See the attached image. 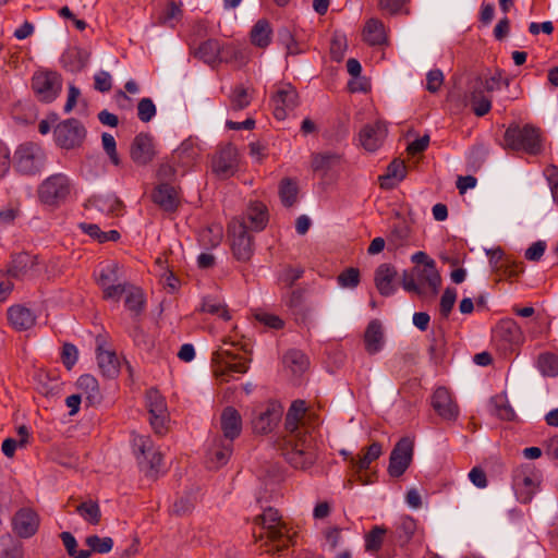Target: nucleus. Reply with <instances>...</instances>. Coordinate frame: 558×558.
Wrapping results in <instances>:
<instances>
[{"label": "nucleus", "instance_id": "nucleus-1", "mask_svg": "<svg viewBox=\"0 0 558 558\" xmlns=\"http://www.w3.org/2000/svg\"><path fill=\"white\" fill-rule=\"evenodd\" d=\"M306 411L303 400L292 402L286 414L284 428L287 434L282 442V456L295 469L305 470L314 464L316 454L312 447V438L300 421Z\"/></svg>", "mask_w": 558, "mask_h": 558}, {"label": "nucleus", "instance_id": "nucleus-2", "mask_svg": "<svg viewBox=\"0 0 558 558\" xmlns=\"http://www.w3.org/2000/svg\"><path fill=\"white\" fill-rule=\"evenodd\" d=\"M401 284L407 292L420 296L425 295L426 289L436 295L441 286V277L435 260H429L426 265H415L410 271L404 270Z\"/></svg>", "mask_w": 558, "mask_h": 558}, {"label": "nucleus", "instance_id": "nucleus-3", "mask_svg": "<svg viewBox=\"0 0 558 558\" xmlns=\"http://www.w3.org/2000/svg\"><path fill=\"white\" fill-rule=\"evenodd\" d=\"M254 523L260 525L265 531L259 538L266 537L274 543L272 551L280 553L288 548L291 537L288 535L286 523L282 522L277 509L271 507L265 509L262 514L255 517Z\"/></svg>", "mask_w": 558, "mask_h": 558}, {"label": "nucleus", "instance_id": "nucleus-4", "mask_svg": "<svg viewBox=\"0 0 558 558\" xmlns=\"http://www.w3.org/2000/svg\"><path fill=\"white\" fill-rule=\"evenodd\" d=\"M504 141L506 147L512 150H523L530 155H537L542 150L539 130L530 124H511L505 132Z\"/></svg>", "mask_w": 558, "mask_h": 558}, {"label": "nucleus", "instance_id": "nucleus-5", "mask_svg": "<svg viewBox=\"0 0 558 558\" xmlns=\"http://www.w3.org/2000/svg\"><path fill=\"white\" fill-rule=\"evenodd\" d=\"M46 159V154L41 146L27 142L16 148L13 167L23 175H35L44 170Z\"/></svg>", "mask_w": 558, "mask_h": 558}, {"label": "nucleus", "instance_id": "nucleus-6", "mask_svg": "<svg viewBox=\"0 0 558 558\" xmlns=\"http://www.w3.org/2000/svg\"><path fill=\"white\" fill-rule=\"evenodd\" d=\"M96 282L102 291L105 300L118 302L123 295V288L129 282L124 279L121 266L116 262L102 265L96 276Z\"/></svg>", "mask_w": 558, "mask_h": 558}, {"label": "nucleus", "instance_id": "nucleus-7", "mask_svg": "<svg viewBox=\"0 0 558 558\" xmlns=\"http://www.w3.org/2000/svg\"><path fill=\"white\" fill-rule=\"evenodd\" d=\"M37 193L43 204L58 206L71 193L70 179L63 173L51 174L39 184Z\"/></svg>", "mask_w": 558, "mask_h": 558}, {"label": "nucleus", "instance_id": "nucleus-8", "mask_svg": "<svg viewBox=\"0 0 558 558\" xmlns=\"http://www.w3.org/2000/svg\"><path fill=\"white\" fill-rule=\"evenodd\" d=\"M133 447L138 465L147 476H156L162 462V456L154 449L151 439L148 436H136L133 439Z\"/></svg>", "mask_w": 558, "mask_h": 558}, {"label": "nucleus", "instance_id": "nucleus-9", "mask_svg": "<svg viewBox=\"0 0 558 558\" xmlns=\"http://www.w3.org/2000/svg\"><path fill=\"white\" fill-rule=\"evenodd\" d=\"M53 134L58 146L64 149H74L82 146L87 131L80 120L70 118L58 123Z\"/></svg>", "mask_w": 558, "mask_h": 558}, {"label": "nucleus", "instance_id": "nucleus-10", "mask_svg": "<svg viewBox=\"0 0 558 558\" xmlns=\"http://www.w3.org/2000/svg\"><path fill=\"white\" fill-rule=\"evenodd\" d=\"M32 88L41 102H52L62 89L61 75L53 71L36 72L32 78Z\"/></svg>", "mask_w": 558, "mask_h": 558}, {"label": "nucleus", "instance_id": "nucleus-11", "mask_svg": "<svg viewBox=\"0 0 558 558\" xmlns=\"http://www.w3.org/2000/svg\"><path fill=\"white\" fill-rule=\"evenodd\" d=\"M414 441L410 437H402L390 452L388 473L392 477H400L413 460Z\"/></svg>", "mask_w": 558, "mask_h": 558}, {"label": "nucleus", "instance_id": "nucleus-12", "mask_svg": "<svg viewBox=\"0 0 558 558\" xmlns=\"http://www.w3.org/2000/svg\"><path fill=\"white\" fill-rule=\"evenodd\" d=\"M231 234V250L239 262H248L254 254L253 236L247 232L245 222H234L229 226Z\"/></svg>", "mask_w": 558, "mask_h": 558}, {"label": "nucleus", "instance_id": "nucleus-13", "mask_svg": "<svg viewBox=\"0 0 558 558\" xmlns=\"http://www.w3.org/2000/svg\"><path fill=\"white\" fill-rule=\"evenodd\" d=\"M274 116L277 120H284L290 111L299 106V93L290 83H280L271 97Z\"/></svg>", "mask_w": 558, "mask_h": 558}, {"label": "nucleus", "instance_id": "nucleus-14", "mask_svg": "<svg viewBox=\"0 0 558 558\" xmlns=\"http://www.w3.org/2000/svg\"><path fill=\"white\" fill-rule=\"evenodd\" d=\"M146 405L153 429L156 434L162 435L166 432V424L169 420L165 398L157 389L151 388L146 392Z\"/></svg>", "mask_w": 558, "mask_h": 558}, {"label": "nucleus", "instance_id": "nucleus-15", "mask_svg": "<svg viewBox=\"0 0 558 558\" xmlns=\"http://www.w3.org/2000/svg\"><path fill=\"white\" fill-rule=\"evenodd\" d=\"M386 136L387 128L385 123L377 121L374 123L365 124L361 129L359 133V141L365 150L373 153L383 145Z\"/></svg>", "mask_w": 558, "mask_h": 558}, {"label": "nucleus", "instance_id": "nucleus-16", "mask_svg": "<svg viewBox=\"0 0 558 558\" xmlns=\"http://www.w3.org/2000/svg\"><path fill=\"white\" fill-rule=\"evenodd\" d=\"M282 416V407L277 402H269L252 421L253 430L257 434H268L278 424Z\"/></svg>", "mask_w": 558, "mask_h": 558}, {"label": "nucleus", "instance_id": "nucleus-17", "mask_svg": "<svg viewBox=\"0 0 558 558\" xmlns=\"http://www.w3.org/2000/svg\"><path fill=\"white\" fill-rule=\"evenodd\" d=\"M236 167L238 150L232 144H228L221 148L213 160L214 172L222 179L231 177L234 173Z\"/></svg>", "mask_w": 558, "mask_h": 558}, {"label": "nucleus", "instance_id": "nucleus-18", "mask_svg": "<svg viewBox=\"0 0 558 558\" xmlns=\"http://www.w3.org/2000/svg\"><path fill=\"white\" fill-rule=\"evenodd\" d=\"M13 531L22 538L33 536L39 526V518L31 508L20 509L12 519Z\"/></svg>", "mask_w": 558, "mask_h": 558}, {"label": "nucleus", "instance_id": "nucleus-19", "mask_svg": "<svg viewBox=\"0 0 558 558\" xmlns=\"http://www.w3.org/2000/svg\"><path fill=\"white\" fill-rule=\"evenodd\" d=\"M37 256L20 253L13 256L8 274L16 279L34 278L38 275Z\"/></svg>", "mask_w": 558, "mask_h": 558}, {"label": "nucleus", "instance_id": "nucleus-20", "mask_svg": "<svg viewBox=\"0 0 558 558\" xmlns=\"http://www.w3.org/2000/svg\"><path fill=\"white\" fill-rule=\"evenodd\" d=\"M97 361L100 372L108 378H113L119 374L120 363L114 351L106 350V340L102 336H97Z\"/></svg>", "mask_w": 558, "mask_h": 558}, {"label": "nucleus", "instance_id": "nucleus-21", "mask_svg": "<svg viewBox=\"0 0 558 558\" xmlns=\"http://www.w3.org/2000/svg\"><path fill=\"white\" fill-rule=\"evenodd\" d=\"M432 407L445 420H454L458 416V407L445 387H438L432 396Z\"/></svg>", "mask_w": 558, "mask_h": 558}, {"label": "nucleus", "instance_id": "nucleus-22", "mask_svg": "<svg viewBox=\"0 0 558 558\" xmlns=\"http://www.w3.org/2000/svg\"><path fill=\"white\" fill-rule=\"evenodd\" d=\"M398 272L393 265L384 263L380 264L374 275V282L377 291L383 296H390L396 292L393 281Z\"/></svg>", "mask_w": 558, "mask_h": 558}, {"label": "nucleus", "instance_id": "nucleus-23", "mask_svg": "<svg viewBox=\"0 0 558 558\" xmlns=\"http://www.w3.org/2000/svg\"><path fill=\"white\" fill-rule=\"evenodd\" d=\"M220 426L225 440L233 442L242 432V417L236 409L227 407L220 415Z\"/></svg>", "mask_w": 558, "mask_h": 558}, {"label": "nucleus", "instance_id": "nucleus-24", "mask_svg": "<svg viewBox=\"0 0 558 558\" xmlns=\"http://www.w3.org/2000/svg\"><path fill=\"white\" fill-rule=\"evenodd\" d=\"M130 154L136 165L144 166L150 162L154 157L151 137L146 133L136 135L131 145Z\"/></svg>", "mask_w": 558, "mask_h": 558}, {"label": "nucleus", "instance_id": "nucleus-25", "mask_svg": "<svg viewBox=\"0 0 558 558\" xmlns=\"http://www.w3.org/2000/svg\"><path fill=\"white\" fill-rule=\"evenodd\" d=\"M153 201L165 211H175L179 206L177 189L169 183H160L153 192Z\"/></svg>", "mask_w": 558, "mask_h": 558}, {"label": "nucleus", "instance_id": "nucleus-26", "mask_svg": "<svg viewBox=\"0 0 558 558\" xmlns=\"http://www.w3.org/2000/svg\"><path fill=\"white\" fill-rule=\"evenodd\" d=\"M233 450L231 441L217 438L207 451V464L209 469H218L229 461Z\"/></svg>", "mask_w": 558, "mask_h": 558}, {"label": "nucleus", "instance_id": "nucleus-27", "mask_svg": "<svg viewBox=\"0 0 558 558\" xmlns=\"http://www.w3.org/2000/svg\"><path fill=\"white\" fill-rule=\"evenodd\" d=\"M123 294H125L124 305L130 311L132 317H140L146 303L143 290L128 282L125 288H123Z\"/></svg>", "mask_w": 558, "mask_h": 558}, {"label": "nucleus", "instance_id": "nucleus-28", "mask_svg": "<svg viewBox=\"0 0 558 558\" xmlns=\"http://www.w3.org/2000/svg\"><path fill=\"white\" fill-rule=\"evenodd\" d=\"M407 175L404 161L393 159L387 167L386 173L379 177V185L384 190L393 189Z\"/></svg>", "mask_w": 558, "mask_h": 558}, {"label": "nucleus", "instance_id": "nucleus-29", "mask_svg": "<svg viewBox=\"0 0 558 558\" xmlns=\"http://www.w3.org/2000/svg\"><path fill=\"white\" fill-rule=\"evenodd\" d=\"M365 350L369 354L379 352L384 344V332L381 323L373 319L368 323L364 333Z\"/></svg>", "mask_w": 558, "mask_h": 558}, {"label": "nucleus", "instance_id": "nucleus-30", "mask_svg": "<svg viewBox=\"0 0 558 558\" xmlns=\"http://www.w3.org/2000/svg\"><path fill=\"white\" fill-rule=\"evenodd\" d=\"M8 318L17 330H27L36 323L35 314L27 307L15 305L8 310Z\"/></svg>", "mask_w": 558, "mask_h": 558}, {"label": "nucleus", "instance_id": "nucleus-31", "mask_svg": "<svg viewBox=\"0 0 558 558\" xmlns=\"http://www.w3.org/2000/svg\"><path fill=\"white\" fill-rule=\"evenodd\" d=\"M230 360L222 361L215 369V375L222 381H229L232 373L245 374L248 371V361L244 359L236 360V356L227 352Z\"/></svg>", "mask_w": 558, "mask_h": 558}, {"label": "nucleus", "instance_id": "nucleus-32", "mask_svg": "<svg viewBox=\"0 0 558 558\" xmlns=\"http://www.w3.org/2000/svg\"><path fill=\"white\" fill-rule=\"evenodd\" d=\"M343 157L338 153H316L312 155L311 167L313 171L326 174L328 171L340 166Z\"/></svg>", "mask_w": 558, "mask_h": 558}, {"label": "nucleus", "instance_id": "nucleus-33", "mask_svg": "<svg viewBox=\"0 0 558 558\" xmlns=\"http://www.w3.org/2000/svg\"><path fill=\"white\" fill-rule=\"evenodd\" d=\"M416 521L409 517H402L391 533L392 539L401 547L410 543L416 532Z\"/></svg>", "mask_w": 558, "mask_h": 558}, {"label": "nucleus", "instance_id": "nucleus-34", "mask_svg": "<svg viewBox=\"0 0 558 558\" xmlns=\"http://www.w3.org/2000/svg\"><path fill=\"white\" fill-rule=\"evenodd\" d=\"M243 222L246 223L247 229L264 230L268 222L267 207L260 202L251 203L246 211V220Z\"/></svg>", "mask_w": 558, "mask_h": 558}, {"label": "nucleus", "instance_id": "nucleus-35", "mask_svg": "<svg viewBox=\"0 0 558 558\" xmlns=\"http://www.w3.org/2000/svg\"><path fill=\"white\" fill-rule=\"evenodd\" d=\"M363 39L371 46H380L387 41L384 23L378 19H369L363 29Z\"/></svg>", "mask_w": 558, "mask_h": 558}, {"label": "nucleus", "instance_id": "nucleus-36", "mask_svg": "<svg viewBox=\"0 0 558 558\" xmlns=\"http://www.w3.org/2000/svg\"><path fill=\"white\" fill-rule=\"evenodd\" d=\"M282 363L294 375L304 373L310 365L307 356L296 349L288 350L282 356Z\"/></svg>", "mask_w": 558, "mask_h": 558}, {"label": "nucleus", "instance_id": "nucleus-37", "mask_svg": "<svg viewBox=\"0 0 558 558\" xmlns=\"http://www.w3.org/2000/svg\"><path fill=\"white\" fill-rule=\"evenodd\" d=\"M77 388L86 396L89 404L98 403L101 400V393L97 379L89 375L84 374L77 379Z\"/></svg>", "mask_w": 558, "mask_h": 558}, {"label": "nucleus", "instance_id": "nucleus-38", "mask_svg": "<svg viewBox=\"0 0 558 558\" xmlns=\"http://www.w3.org/2000/svg\"><path fill=\"white\" fill-rule=\"evenodd\" d=\"M88 203L100 213L107 215H118L123 207L122 202L116 195L94 196Z\"/></svg>", "mask_w": 558, "mask_h": 558}, {"label": "nucleus", "instance_id": "nucleus-39", "mask_svg": "<svg viewBox=\"0 0 558 558\" xmlns=\"http://www.w3.org/2000/svg\"><path fill=\"white\" fill-rule=\"evenodd\" d=\"M89 53L84 49L74 47L69 49L62 56V62L64 66L69 68L70 71H80L84 69L88 62Z\"/></svg>", "mask_w": 558, "mask_h": 558}, {"label": "nucleus", "instance_id": "nucleus-40", "mask_svg": "<svg viewBox=\"0 0 558 558\" xmlns=\"http://www.w3.org/2000/svg\"><path fill=\"white\" fill-rule=\"evenodd\" d=\"M271 27L267 20H258L251 31L252 44L259 48H266L270 44Z\"/></svg>", "mask_w": 558, "mask_h": 558}, {"label": "nucleus", "instance_id": "nucleus-41", "mask_svg": "<svg viewBox=\"0 0 558 558\" xmlns=\"http://www.w3.org/2000/svg\"><path fill=\"white\" fill-rule=\"evenodd\" d=\"M381 452V445L379 442H373L371 446L365 448V452L359 460L352 458L351 463L355 473L367 470L369 464L380 457Z\"/></svg>", "mask_w": 558, "mask_h": 558}, {"label": "nucleus", "instance_id": "nucleus-42", "mask_svg": "<svg viewBox=\"0 0 558 558\" xmlns=\"http://www.w3.org/2000/svg\"><path fill=\"white\" fill-rule=\"evenodd\" d=\"M513 485L521 502L526 504L532 500L536 485L531 476L515 475Z\"/></svg>", "mask_w": 558, "mask_h": 558}, {"label": "nucleus", "instance_id": "nucleus-43", "mask_svg": "<svg viewBox=\"0 0 558 558\" xmlns=\"http://www.w3.org/2000/svg\"><path fill=\"white\" fill-rule=\"evenodd\" d=\"M0 558H24L23 544L11 535L0 536Z\"/></svg>", "mask_w": 558, "mask_h": 558}, {"label": "nucleus", "instance_id": "nucleus-44", "mask_svg": "<svg viewBox=\"0 0 558 558\" xmlns=\"http://www.w3.org/2000/svg\"><path fill=\"white\" fill-rule=\"evenodd\" d=\"M221 54V47L217 39H208L199 45L195 56L206 63L216 62Z\"/></svg>", "mask_w": 558, "mask_h": 558}, {"label": "nucleus", "instance_id": "nucleus-45", "mask_svg": "<svg viewBox=\"0 0 558 558\" xmlns=\"http://www.w3.org/2000/svg\"><path fill=\"white\" fill-rule=\"evenodd\" d=\"M75 510L89 524L97 525L101 520V510L95 500L83 501L76 506Z\"/></svg>", "mask_w": 558, "mask_h": 558}, {"label": "nucleus", "instance_id": "nucleus-46", "mask_svg": "<svg viewBox=\"0 0 558 558\" xmlns=\"http://www.w3.org/2000/svg\"><path fill=\"white\" fill-rule=\"evenodd\" d=\"M253 96L243 85H236L229 95L230 108L233 111H240L247 108L252 102Z\"/></svg>", "mask_w": 558, "mask_h": 558}, {"label": "nucleus", "instance_id": "nucleus-47", "mask_svg": "<svg viewBox=\"0 0 558 558\" xmlns=\"http://www.w3.org/2000/svg\"><path fill=\"white\" fill-rule=\"evenodd\" d=\"M387 529L383 525H375L365 534V550L368 553H377L384 544Z\"/></svg>", "mask_w": 558, "mask_h": 558}, {"label": "nucleus", "instance_id": "nucleus-48", "mask_svg": "<svg viewBox=\"0 0 558 558\" xmlns=\"http://www.w3.org/2000/svg\"><path fill=\"white\" fill-rule=\"evenodd\" d=\"M298 184L294 180L290 178H284L280 182L279 186V196L281 199V203L286 207H291L295 204L296 197H298Z\"/></svg>", "mask_w": 558, "mask_h": 558}, {"label": "nucleus", "instance_id": "nucleus-49", "mask_svg": "<svg viewBox=\"0 0 558 558\" xmlns=\"http://www.w3.org/2000/svg\"><path fill=\"white\" fill-rule=\"evenodd\" d=\"M496 335L508 342H513L520 337V327L513 319H502L497 325Z\"/></svg>", "mask_w": 558, "mask_h": 558}, {"label": "nucleus", "instance_id": "nucleus-50", "mask_svg": "<svg viewBox=\"0 0 558 558\" xmlns=\"http://www.w3.org/2000/svg\"><path fill=\"white\" fill-rule=\"evenodd\" d=\"M494 404V413L504 421H512L515 412L505 396H496L492 400Z\"/></svg>", "mask_w": 558, "mask_h": 558}, {"label": "nucleus", "instance_id": "nucleus-51", "mask_svg": "<svg viewBox=\"0 0 558 558\" xmlns=\"http://www.w3.org/2000/svg\"><path fill=\"white\" fill-rule=\"evenodd\" d=\"M85 544L90 548L92 553L107 554L113 547L111 537H99L98 535H89L85 539Z\"/></svg>", "mask_w": 558, "mask_h": 558}, {"label": "nucleus", "instance_id": "nucleus-52", "mask_svg": "<svg viewBox=\"0 0 558 558\" xmlns=\"http://www.w3.org/2000/svg\"><path fill=\"white\" fill-rule=\"evenodd\" d=\"M202 312L221 317L223 320H230V313L225 304L210 298H206L202 304Z\"/></svg>", "mask_w": 558, "mask_h": 558}, {"label": "nucleus", "instance_id": "nucleus-53", "mask_svg": "<svg viewBox=\"0 0 558 558\" xmlns=\"http://www.w3.org/2000/svg\"><path fill=\"white\" fill-rule=\"evenodd\" d=\"M538 368L545 376H557L558 356L550 353L541 354L538 357Z\"/></svg>", "mask_w": 558, "mask_h": 558}, {"label": "nucleus", "instance_id": "nucleus-54", "mask_svg": "<svg viewBox=\"0 0 558 558\" xmlns=\"http://www.w3.org/2000/svg\"><path fill=\"white\" fill-rule=\"evenodd\" d=\"M457 300V291L453 288H446L439 304V313L442 318L447 319L454 306Z\"/></svg>", "mask_w": 558, "mask_h": 558}, {"label": "nucleus", "instance_id": "nucleus-55", "mask_svg": "<svg viewBox=\"0 0 558 558\" xmlns=\"http://www.w3.org/2000/svg\"><path fill=\"white\" fill-rule=\"evenodd\" d=\"M181 16V8L174 1H170L160 13L158 21L160 24L173 26V21H179Z\"/></svg>", "mask_w": 558, "mask_h": 558}, {"label": "nucleus", "instance_id": "nucleus-56", "mask_svg": "<svg viewBox=\"0 0 558 558\" xmlns=\"http://www.w3.org/2000/svg\"><path fill=\"white\" fill-rule=\"evenodd\" d=\"M409 235V228L405 225L400 223L391 230L388 236V243L396 248L403 246L408 242Z\"/></svg>", "mask_w": 558, "mask_h": 558}, {"label": "nucleus", "instance_id": "nucleus-57", "mask_svg": "<svg viewBox=\"0 0 558 558\" xmlns=\"http://www.w3.org/2000/svg\"><path fill=\"white\" fill-rule=\"evenodd\" d=\"M337 279L339 286L342 288H356L360 283V270L354 267L347 268L338 276Z\"/></svg>", "mask_w": 558, "mask_h": 558}, {"label": "nucleus", "instance_id": "nucleus-58", "mask_svg": "<svg viewBox=\"0 0 558 558\" xmlns=\"http://www.w3.org/2000/svg\"><path fill=\"white\" fill-rule=\"evenodd\" d=\"M306 290L303 288L294 289L287 300V305L291 308L294 314H301L304 311Z\"/></svg>", "mask_w": 558, "mask_h": 558}, {"label": "nucleus", "instance_id": "nucleus-59", "mask_svg": "<svg viewBox=\"0 0 558 558\" xmlns=\"http://www.w3.org/2000/svg\"><path fill=\"white\" fill-rule=\"evenodd\" d=\"M156 114V106L150 98H143L137 105V117L142 122H149Z\"/></svg>", "mask_w": 558, "mask_h": 558}, {"label": "nucleus", "instance_id": "nucleus-60", "mask_svg": "<svg viewBox=\"0 0 558 558\" xmlns=\"http://www.w3.org/2000/svg\"><path fill=\"white\" fill-rule=\"evenodd\" d=\"M101 141H102V147H104L105 151L107 153V155L109 156L111 162L114 166H119L120 158L117 153V143H116L114 137L109 133H102Z\"/></svg>", "mask_w": 558, "mask_h": 558}, {"label": "nucleus", "instance_id": "nucleus-61", "mask_svg": "<svg viewBox=\"0 0 558 558\" xmlns=\"http://www.w3.org/2000/svg\"><path fill=\"white\" fill-rule=\"evenodd\" d=\"M407 0H379L381 10L388 11L390 14L396 15L399 13L408 14V9H404Z\"/></svg>", "mask_w": 558, "mask_h": 558}, {"label": "nucleus", "instance_id": "nucleus-62", "mask_svg": "<svg viewBox=\"0 0 558 558\" xmlns=\"http://www.w3.org/2000/svg\"><path fill=\"white\" fill-rule=\"evenodd\" d=\"M256 320L264 324L265 326L272 328V329H281L284 326L283 320L274 314L269 313H256L255 314Z\"/></svg>", "mask_w": 558, "mask_h": 558}, {"label": "nucleus", "instance_id": "nucleus-63", "mask_svg": "<svg viewBox=\"0 0 558 558\" xmlns=\"http://www.w3.org/2000/svg\"><path fill=\"white\" fill-rule=\"evenodd\" d=\"M427 84L426 88L430 93L439 90L444 82V74L440 70H432L426 75Z\"/></svg>", "mask_w": 558, "mask_h": 558}, {"label": "nucleus", "instance_id": "nucleus-64", "mask_svg": "<svg viewBox=\"0 0 558 558\" xmlns=\"http://www.w3.org/2000/svg\"><path fill=\"white\" fill-rule=\"evenodd\" d=\"M554 202L558 205V169L550 166L545 170Z\"/></svg>", "mask_w": 558, "mask_h": 558}]
</instances>
